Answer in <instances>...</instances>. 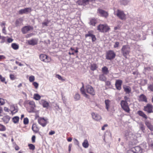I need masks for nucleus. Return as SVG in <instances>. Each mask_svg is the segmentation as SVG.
<instances>
[{"label":"nucleus","instance_id":"obj_1","mask_svg":"<svg viewBox=\"0 0 153 153\" xmlns=\"http://www.w3.org/2000/svg\"><path fill=\"white\" fill-rule=\"evenodd\" d=\"M114 14L121 20H125L126 19V15L123 11L120 10L118 9L114 11Z\"/></svg>","mask_w":153,"mask_h":153},{"label":"nucleus","instance_id":"obj_2","mask_svg":"<svg viewBox=\"0 0 153 153\" xmlns=\"http://www.w3.org/2000/svg\"><path fill=\"white\" fill-rule=\"evenodd\" d=\"M121 51L123 55L127 58V56L129 55L130 51V49L128 45L123 46Z\"/></svg>","mask_w":153,"mask_h":153},{"label":"nucleus","instance_id":"obj_3","mask_svg":"<svg viewBox=\"0 0 153 153\" xmlns=\"http://www.w3.org/2000/svg\"><path fill=\"white\" fill-rule=\"evenodd\" d=\"M121 106L122 108L126 112L129 113L130 111L127 102L123 100L121 101Z\"/></svg>","mask_w":153,"mask_h":153},{"label":"nucleus","instance_id":"obj_4","mask_svg":"<svg viewBox=\"0 0 153 153\" xmlns=\"http://www.w3.org/2000/svg\"><path fill=\"white\" fill-rule=\"evenodd\" d=\"M116 54L114 52L111 50L108 51L106 55V59L111 60L114 59L115 57Z\"/></svg>","mask_w":153,"mask_h":153},{"label":"nucleus","instance_id":"obj_5","mask_svg":"<svg viewBox=\"0 0 153 153\" xmlns=\"http://www.w3.org/2000/svg\"><path fill=\"white\" fill-rule=\"evenodd\" d=\"M153 105L148 104L146 106L144 107L143 110L148 113H153Z\"/></svg>","mask_w":153,"mask_h":153},{"label":"nucleus","instance_id":"obj_6","mask_svg":"<svg viewBox=\"0 0 153 153\" xmlns=\"http://www.w3.org/2000/svg\"><path fill=\"white\" fill-rule=\"evenodd\" d=\"M38 123L43 127L45 126L48 123V119H45L43 117L39 118L38 120Z\"/></svg>","mask_w":153,"mask_h":153},{"label":"nucleus","instance_id":"obj_7","mask_svg":"<svg viewBox=\"0 0 153 153\" xmlns=\"http://www.w3.org/2000/svg\"><path fill=\"white\" fill-rule=\"evenodd\" d=\"M85 90L87 92L90 94L94 95L95 94V92L93 87L90 85H87L85 87Z\"/></svg>","mask_w":153,"mask_h":153},{"label":"nucleus","instance_id":"obj_8","mask_svg":"<svg viewBox=\"0 0 153 153\" xmlns=\"http://www.w3.org/2000/svg\"><path fill=\"white\" fill-rule=\"evenodd\" d=\"M40 58L41 61L46 62H49L51 61V59L48 56L44 54L40 55Z\"/></svg>","mask_w":153,"mask_h":153},{"label":"nucleus","instance_id":"obj_9","mask_svg":"<svg viewBox=\"0 0 153 153\" xmlns=\"http://www.w3.org/2000/svg\"><path fill=\"white\" fill-rule=\"evenodd\" d=\"M97 12L100 14L101 16L105 18H107L108 16V14L107 12L100 9L97 10Z\"/></svg>","mask_w":153,"mask_h":153},{"label":"nucleus","instance_id":"obj_10","mask_svg":"<svg viewBox=\"0 0 153 153\" xmlns=\"http://www.w3.org/2000/svg\"><path fill=\"white\" fill-rule=\"evenodd\" d=\"M32 11L31 8L30 7L26 8L24 9H22L19 11V14H27L30 12Z\"/></svg>","mask_w":153,"mask_h":153},{"label":"nucleus","instance_id":"obj_11","mask_svg":"<svg viewBox=\"0 0 153 153\" xmlns=\"http://www.w3.org/2000/svg\"><path fill=\"white\" fill-rule=\"evenodd\" d=\"M33 27L30 26H25L22 29V31L23 34L27 33L28 31L30 30H33Z\"/></svg>","mask_w":153,"mask_h":153},{"label":"nucleus","instance_id":"obj_12","mask_svg":"<svg viewBox=\"0 0 153 153\" xmlns=\"http://www.w3.org/2000/svg\"><path fill=\"white\" fill-rule=\"evenodd\" d=\"M134 153H142V149L139 146H136L131 149Z\"/></svg>","mask_w":153,"mask_h":153},{"label":"nucleus","instance_id":"obj_13","mask_svg":"<svg viewBox=\"0 0 153 153\" xmlns=\"http://www.w3.org/2000/svg\"><path fill=\"white\" fill-rule=\"evenodd\" d=\"M123 83V81L120 79L117 80L116 82L115 85L116 88L119 90H120L121 88V85Z\"/></svg>","mask_w":153,"mask_h":153},{"label":"nucleus","instance_id":"obj_14","mask_svg":"<svg viewBox=\"0 0 153 153\" xmlns=\"http://www.w3.org/2000/svg\"><path fill=\"white\" fill-rule=\"evenodd\" d=\"M90 0H79L77 1V4L79 5L85 6L89 3Z\"/></svg>","mask_w":153,"mask_h":153},{"label":"nucleus","instance_id":"obj_15","mask_svg":"<svg viewBox=\"0 0 153 153\" xmlns=\"http://www.w3.org/2000/svg\"><path fill=\"white\" fill-rule=\"evenodd\" d=\"M145 123L149 129L151 131H153V126L151 124L150 122L148 120H145Z\"/></svg>","mask_w":153,"mask_h":153},{"label":"nucleus","instance_id":"obj_16","mask_svg":"<svg viewBox=\"0 0 153 153\" xmlns=\"http://www.w3.org/2000/svg\"><path fill=\"white\" fill-rule=\"evenodd\" d=\"M92 118L96 121L99 120L101 119V117L99 114L93 112L91 114Z\"/></svg>","mask_w":153,"mask_h":153},{"label":"nucleus","instance_id":"obj_17","mask_svg":"<svg viewBox=\"0 0 153 153\" xmlns=\"http://www.w3.org/2000/svg\"><path fill=\"white\" fill-rule=\"evenodd\" d=\"M40 102V104H42L44 108H46L47 109L48 108L49 106V103L48 102L45 100H41Z\"/></svg>","mask_w":153,"mask_h":153},{"label":"nucleus","instance_id":"obj_18","mask_svg":"<svg viewBox=\"0 0 153 153\" xmlns=\"http://www.w3.org/2000/svg\"><path fill=\"white\" fill-rule=\"evenodd\" d=\"M138 100L140 102H147V99L146 97L143 94H142L140 95Z\"/></svg>","mask_w":153,"mask_h":153},{"label":"nucleus","instance_id":"obj_19","mask_svg":"<svg viewBox=\"0 0 153 153\" xmlns=\"http://www.w3.org/2000/svg\"><path fill=\"white\" fill-rule=\"evenodd\" d=\"M104 102L105 105V108L108 111H109L111 104V101L107 99L105 100Z\"/></svg>","mask_w":153,"mask_h":153},{"label":"nucleus","instance_id":"obj_20","mask_svg":"<svg viewBox=\"0 0 153 153\" xmlns=\"http://www.w3.org/2000/svg\"><path fill=\"white\" fill-rule=\"evenodd\" d=\"M28 44L29 45H36L37 43V40L36 39H32L28 41Z\"/></svg>","mask_w":153,"mask_h":153},{"label":"nucleus","instance_id":"obj_21","mask_svg":"<svg viewBox=\"0 0 153 153\" xmlns=\"http://www.w3.org/2000/svg\"><path fill=\"white\" fill-rule=\"evenodd\" d=\"M123 88L124 91L125 92L126 94H128L131 92V88L128 86L124 85L123 86Z\"/></svg>","mask_w":153,"mask_h":153},{"label":"nucleus","instance_id":"obj_22","mask_svg":"<svg viewBox=\"0 0 153 153\" xmlns=\"http://www.w3.org/2000/svg\"><path fill=\"white\" fill-rule=\"evenodd\" d=\"M80 91L84 96L87 98H88L89 97V95L85 93V89L84 88L83 85L82 87L80 88Z\"/></svg>","mask_w":153,"mask_h":153},{"label":"nucleus","instance_id":"obj_23","mask_svg":"<svg viewBox=\"0 0 153 153\" xmlns=\"http://www.w3.org/2000/svg\"><path fill=\"white\" fill-rule=\"evenodd\" d=\"M82 146L85 148H88L89 146V143L88 140L87 139H85L84 140L82 143Z\"/></svg>","mask_w":153,"mask_h":153},{"label":"nucleus","instance_id":"obj_24","mask_svg":"<svg viewBox=\"0 0 153 153\" xmlns=\"http://www.w3.org/2000/svg\"><path fill=\"white\" fill-rule=\"evenodd\" d=\"M102 72L103 74L106 75L109 73V71L107 67L104 66L102 68Z\"/></svg>","mask_w":153,"mask_h":153},{"label":"nucleus","instance_id":"obj_25","mask_svg":"<svg viewBox=\"0 0 153 153\" xmlns=\"http://www.w3.org/2000/svg\"><path fill=\"white\" fill-rule=\"evenodd\" d=\"M104 25L100 24L97 27V30L102 32H104Z\"/></svg>","mask_w":153,"mask_h":153},{"label":"nucleus","instance_id":"obj_26","mask_svg":"<svg viewBox=\"0 0 153 153\" xmlns=\"http://www.w3.org/2000/svg\"><path fill=\"white\" fill-rule=\"evenodd\" d=\"M138 114L140 116L146 119L147 118V117L144 113L141 111H139L137 112Z\"/></svg>","mask_w":153,"mask_h":153},{"label":"nucleus","instance_id":"obj_27","mask_svg":"<svg viewBox=\"0 0 153 153\" xmlns=\"http://www.w3.org/2000/svg\"><path fill=\"white\" fill-rule=\"evenodd\" d=\"M32 128L33 131L35 133H37L39 130V128L35 124L33 125Z\"/></svg>","mask_w":153,"mask_h":153},{"label":"nucleus","instance_id":"obj_28","mask_svg":"<svg viewBox=\"0 0 153 153\" xmlns=\"http://www.w3.org/2000/svg\"><path fill=\"white\" fill-rule=\"evenodd\" d=\"M97 22V21L96 19H90L89 23L90 25L94 26Z\"/></svg>","mask_w":153,"mask_h":153},{"label":"nucleus","instance_id":"obj_29","mask_svg":"<svg viewBox=\"0 0 153 153\" xmlns=\"http://www.w3.org/2000/svg\"><path fill=\"white\" fill-rule=\"evenodd\" d=\"M104 74H102L99 75V79L100 80L102 81H105L106 80V78L104 75Z\"/></svg>","mask_w":153,"mask_h":153},{"label":"nucleus","instance_id":"obj_30","mask_svg":"<svg viewBox=\"0 0 153 153\" xmlns=\"http://www.w3.org/2000/svg\"><path fill=\"white\" fill-rule=\"evenodd\" d=\"M120 4L123 5H127L129 2L128 0H120Z\"/></svg>","mask_w":153,"mask_h":153},{"label":"nucleus","instance_id":"obj_31","mask_svg":"<svg viewBox=\"0 0 153 153\" xmlns=\"http://www.w3.org/2000/svg\"><path fill=\"white\" fill-rule=\"evenodd\" d=\"M22 21V19L21 18H19L17 19L15 22V25L16 26H19L21 24V22Z\"/></svg>","mask_w":153,"mask_h":153},{"label":"nucleus","instance_id":"obj_32","mask_svg":"<svg viewBox=\"0 0 153 153\" xmlns=\"http://www.w3.org/2000/svg\"><path fill=\"white\" fill-rule=\"evenodd\" d=\"M19 117L18 116H16L12 118V120L14 123H18L19 121Z\"/></svg>","mask_w":153,"mask_h":153},{"label":"nucleus","instance_id":"obj_33","mask_svg":"<svg viewBox=\"0 0 153 153\" xmlns=\"http://www.w3.org/2000/svg\"><path fill=\"white\" fill-rule=\"evenodd\" d=\"M97 68V65L94 64H91L90 67V69L93 71L96 70Z\"/></svg>","mask_w":153,"mask_h":153},{"label":"nucleus","instance_id":"obj_34","mask_svg":"<svg viewBox=\"0 0 153 153\" xmlns=\"http://www.w3.org/2000/svg\"><path fill=\"white\" fill-rule=\"evenodd\" d=\"M10 118L9 116H4L3 118V120L4 122H5L6 123H7L8 122L9 120H10Z\"/></svg>","mask_w":153,"mask_h":153},{"label":"nucleus","instance_id":"obj_35","mask_svg":"<svg viewBox=\"0 0 153 153\" xmlns=\"http://www.w3.org/2000/svg\"><path fill=\"white\" fill-rule=\"evenodd\" d=\"M104 32H107L110 30V28L107 25H104Z\"/></svg>","mask_w":153,"mask_h":153},{"label":"nucleus","instance_id":"obj_36","mask_svg":"<svg viewBox=\"0 0 153 153\" xmlns=\"http://www.w3.org/2000/svg\"><path fill=\"white\" fill-rule=\"evenodd\" d=\"M41 96L38 94H35L34 95V98L36 100H39L40 99Z\"/></svg>","mask_w":153,"mask_h":153},{"label":"nucleus","instance_id":"obj_37","mask_svg":"<svg viewBox=\"0 0 153 153\" xmlns=\"http://www.w3.org/2000/svg\"><path fill=\"white\" fill-rule=\"evenodd\" d=\"M12 47L15 50H17L19 48V46L16 43H12L11 45Z\"/></svg>","mask_w":153,"mask_h":153},{"label":"nucleus","instance_id":"obj_38","mask_svg":"<svg viewBox=\"0 0 153 153\" xmlns=\"http://www.w3.org/2000/svg\"><path fill=\"white\" fill-rule=\"evenodd\" d=\"M74 98L75 101L79 100L80 98V95L78 94H76L74 96Z\"/></svg>","mask_w":153,"mask_h":153},{"label":"nucleus","instance_id":"obj_39","mask_svg":"<svg viewBox=\"0 0 153 153\" xmlns=\"http://www.w3.org/2000/svg\"><path fill=\"white\" fill-rule=\"evenodd\" d=\"M28 146L30 149L32 150H34L35 149V146L32 144H29Z\"/></svg>","mask_w":153,"mask_h":153},{"label":"nucleus","instance_id":"obj_40","mask_svg":"<svg viewBox=\"0 0 153 153\" xmlns=\"http://www.w3.org/2000/svg\"><path fill=\"white\" fill-rule=\"evenodd\" d=\"M29 120L27 118H25L24 119V124L25 125L27 124L28 123Z\"/></svg>","mask_w":153,"mask_h":153},{"label":"nucleus","instance_id":"obj_41","mask_svg":"<svg viewBox=\"0 0 153 153\" xmlns=\"http://www.w3.org/2000/svg\"><path fill=\"white\" fill-rule=\"evenodd\" d=\"M34 77L33 76H31L29 77V81L31 82H32L34 80Z\"/></svg>","mask_w":153,"mask_h":153},{"label":"nucleus","instance_id":"obj_42","mask_svg":"<svg viewBox=\"0 0 153 153\" xmlns=\"http://www.w3.org/2000/svg\"><path fill=\"white\" fill-rule=\"evenodd\" d=\"M29 104L30 105H31V107L32 108H33L35 107V104L34 102L33 101L30 102H29Z\"/></svg>","mask_w":153,"mask_h":153},{"label":"nucleus","instance_id":"obj_43","mask_svg":"<svg viewBox=\"0 0 153 153\" xmlns=\"http://www.w3.org/2000/svg\"><path fill=\"white\" fill-rule=\"evenodd\" d=\"M93 34L91 33H90L89 32H88V33L86 34L85 35V37H87L88 36H90L91 37L92 36Z\"/></svg>","mask_w":153,"mask_h":153},{"label":"nucleus","instance_id":"obj_44","mask_svg":"<svg viewBox=\"0 0 153 153\" xmlns=\"http://www.w3.org/2000/svg\"><path fill=\"white\" fill-rule=\"evenodd\" d=\"M33 85L36 88H38L39 84H38L36 82H34L33 83Z\"/></svg>","mask_w":153,"mask_h":153},{"label":"nucleus","instance_id":"obj_45","mask_svg":"<svg viewBox=\"0 0 153 153\" xmlns=\"http://www.w3.org/2000/svg\"><path fill=\"white\" fill-rule=\"evenodd\" d=\"M0 80L2 82H4L5 81V78L2 77L1 75H0Z\"/></svg>","mask_w":153,"mask_h":153},{"label":"nucleus","instance_id":"obj_46","mask_svg":"<svg viewBox=\"0 0 153 153\" xmlns=\"http://www.w3.org/2000/svg\"><path fill=\"white\" fill-rule=\"evenodd\" d=\"M148 89L152 91H153V85H150L148 86Z\"/></svg>","mask_w":153,"mask_h":153},{"label":"nucleus","instance_id":"obj_47","mask_svg":"<svg viewBox=\"0 0 153 153\" xmlns=\"http://www.w3.org/2000/svg\"><path fill=\"white\" fill-rule=\"evenodd\" d=\"M4 103V99L0 98V105H3Z\"/></svg>","mask_w":153,"mask_h":153},{"label":"nucleus","instance_id":"obj_48","mask_svg":"<svg viewBox=\"0 0 153 153\" xmlns=\"http://www.w3.org/2000/svg\"><path fill=\"white\" fill-rule=\"evenodd\" d=\"M119 43L118 42H116L115 44L114 45V48H116L118 47L119 45Z\"/></svg>","mask_w":153,"mask_h":153},{"label":"nucleus","instance_id":"obj_49","mask_svg":"<svg viewBox=\"0 0 153 153\" xmlns=\"http://www.w3.org/2000/svg\"><path fill=\"white\" fill-rule=\"evenodd\" d=\"M92 40L93 42L95 41L96 40V38L95 36L94 35H93L91 37Z\"/></svg>","mask_w":153,"mask_h":153},{"label":"nucleus","instance_id":"obj_50","mask_svg":"<svg viewBox=\"0 0 153 153\" xmlns=\"http://www.w3.org/2000/svg\"><path fill=\"white\" fill-rule=\"evenodd\" d=\"M140 128L142 131H143L145 130V128H144V126L143 124H140Z\"/></svg>","mask_w":153,"mask_h":153},{"label":"nucleus","instance_id":"obj_51","mask_svg":"<svg viewBox=\"0 0 153 153\" xmlns=\"http://www.w3.org/2000/svg\"><path fill=\"white\" fill-rule=\"evenodd\" d=\"M124 99L125 100L124 101H126L127 102L128 101H130V99L129 98L127 97L126 96H125L124 97Z\"/></svg>","mask_w":153,"mask_h":153},{"label":"nucleus","instance_id":"obj_52","mask_svg":"<svg viewBox=\"0 0 153 153\" xmlns=\"http://www.w3.org/2000/svg\"><path fill=\"white\" fill-rule=\"evenodd\" d=\"M34 34L33 33H30V34H27V35H26V38H28V37L31 36L33 35H34Z\"/></svg>","mask_w":153,"mask_h":153},{"label":"nucleus","instance_id":"obj_53","mask_svg":"<svg viewBox=\"0 0 153 153\" xmlns=\"http://www.w3.org/2000/svg\"><path fill=\"white\" fill-rule=\"evenodd\" d=\"M105 85L108 86H109L111 85V82L109 81H107L105 82Z\"/></svg>","mask_w":153,"mask_h":153},{"label":"nucleus","instance_id":"obj_54","mask_svg":"<svg viewBox=\"0 0 153 153\" xmlns=\"http://www.w3.org/2000/svg\"><path fill=\"white\" fill-rule=\"evenodd\" d=\"M7 42L9 43H10L13 41V39L10 38H9L7 40Z\"/></svg>","mask_w":153,"mask_h":153},{"label":"nucleus","instance_id":"obj_55","mask_svg":"<svg viewBox=\"0 0 153 153\" xmlns=\"http://www.w3.org/2000/svg\"><path fill=\"white\" fill-rule=\"evenodd\" d=\"M48 22H47L42 23V25H44L45 26H48Z\"/></svg>","mask_w":153,"mask_h":153},{"label":"nucleus","instance_id":"obj_56","mask_svg":"<svg viewBox=\"0 0 153 153\" xmlns=\"http://www.w3.org/2000/svg\"><path fill=\"white\" fill-rule=\"evenodd\" d=\"M10 78L12 80H13L15 79L14 76L13 75V74H10Z\"/></svg>","mask_w":153,"mask_h":153},{"label":"nucleus","instance_id":"obj_57","mask_svg":"<svg viewBox=\"0 0 153 153\" xmlns=\"http://www.w3.org/2000/svg\"><path fill=\"white\" fill-rule=\"evenodd\" d=\"M16 64L20 66H22L23 65L21 63H20L17 61L16 62Z\"/></svg>","mask_w":153,"mask_h":153},{"label":"nucleus","instance_id":"obj_58","mask_svg":"<svg viewBox=\"0 0 153 153\" xmlns=\"http://www.w3.org/2000/svg\"><path fill=\"white\" fill-rule=\"evenodd\" d=\"M35 136H33L32 137V140L33 143H34L35 142Z\"/></svg>","mask_w":153,"mask_h":153},{"label":"nucleus","instance_id":"obj_59","mask_svg":"<svg viewBox=\"0 0 153 153\" xmlns=\"http://www.w3.org/2000/svg\"><path fill=\"white\" fill-rule=\"evenodd\" d=\"M72 146V144H70L68 146V151L70 152L71 151V149Z\"/></svg>","mask_w":153,"mask_h":153},{"label":"nucleus","instance_id":"obj_60","mask_svg":"<svg viewBox=\"0 0 153 153\" xmlns=\"http://www.w3.org/2000/svg\"><path fill=\"white\" fill-rule=\"evenodd\" d=\"M74 140H75V143H76V145H78L79 144V141H78V140L76 139H74Z\"/></svg>","mask_w":153,"mask_h":153},{"label":"nucleus","instance_id":"obj_61","mask_svg":"<svg viewBox=\"0 0 153 153\" xmlns=\"http://www.w3.org/2000/svg\"><path fill=\"white\" fill-rule=\"evenodd\" d=\"M55 133V132L54 131H51L49 133V134L50 135H52L53 134H54Z\"/></svg>","mask_w":153,"mask_h":153},{"label":"nucleus","instance_id":"obj_62","mask_svg":"<svg viewBox=\"0 0 153 153\" xmlns=\"http://www.w3.org/2000/svg\"><path fill=\"white\" fill-rule=\"evenodd\" d=\"M5 57L3 55H0V61L3 59H4Z\"/></svg>","mask_w":153,"mask_h":153},{"label":"nucleus","instance_id":"obj_63","mask_svg":"<svg viewBox=\"0 0 153 153\" xmlns=\"http://www.w3.org/2000/svg\"><path fill=\"white\" fill-rule=\"evenodd\" d=\"M2 31L4 33H5L6 31L5 29V27L4 26L2 29Z\"/></svg>","mask_w":153,"mask_h":153},{"label":"nucleus","instance_id":"obj_64","mask_svg":"<svg viewBox=\"0 0 153 153\" xmlns=\"http://www.w3.org/2000/svg\"><path fill=\"white\" fill-rule=\"evenodd\" d=\"M127 153H134L131 149L128 151Z\"/></svg>","mask_w":153,"mask_h":153}]
</instances>
